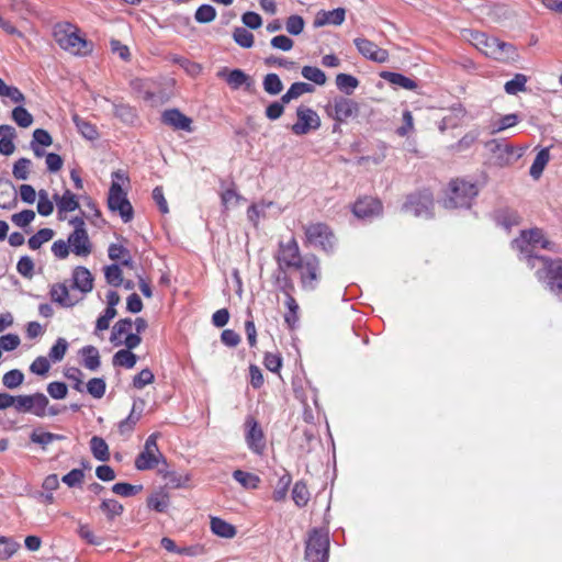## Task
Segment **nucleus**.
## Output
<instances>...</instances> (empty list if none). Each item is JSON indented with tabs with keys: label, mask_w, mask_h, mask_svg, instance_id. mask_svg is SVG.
<instances>
[{
	"label": "nucleus",
	"mask_w": 562,
	"mask_h": 562,
	"mask_svg": "<svg viewBox=\"0 0 562 562\" xmlns=\"http://www.w3.org/2000/svg\"><path fill=\"white\" fill-rule=\"evenodd\" d=\"M108 255L111 260H121L123 266H132V256L130 250L122 245L111 244L108 249Z\"/></svg>",
	"instance_id": "32"
},
{
	"label": "nucleus",
	"mask_w": 562,
	"mask_h": 562,
	"mask_svg": "<svg viewBox=\"0 0 562 562\" xmlns=\"http://www.w3.org/2000/svg\"><path fill=\"white\" fill-rule=\"evenodd\" d=\"M65 376L71 382V387L80 393L83 392V373L78 368H68Z\"/></svg>",
	"instance_id": "56"
},
{
	"label": "nucleus",
	"mask_w": 562,
	"mask_h": 562,
	"mask_svg": "<svg viewBox=\"0 0 562 562\" xmlns=\"http://www.w3.org/2000/svg\"><path fill=\"white\" fill-rule=\"evenodd\" d=\"M54 198L60 212H72L79 207L77 196L70 190H66L61 196L56 194Z\"/></svg>",
	"instance_id": "33"
},
{
	"label": "nucleus",
	"mask_w": 562,
	"mask_h": 562,
	"mask_svg": "<svg viewBox=\"0 0 562 562\" xmlns=\"http://www.w3.org/2000/svg\"><path fill=\"white\" fill-rule=\"evenodd\" d=\"M100 509L109 520H113L123 513L124 507L115 499H103L100 504Z\"/></svg>",
	"instance_id": "44"
},
{
	"label": "nucleus",
	"mask_w": 562,
	"mask_h": 562,
	"mask_svg": "<svg viewBox=\"0 0 562 562\" xmlns=\"http://www.w3.org/2000/svg\"><path fill=\"white\" fill-rule=\"evenodd\" d=\"M234 41L244 48H250L254 45V35L245 27H235L233 32Z\"/></svg>",
	"instance_id": "51"
},
{
	"label": "nucleus",
	"mask_w": 562,
	"mask_h": 562,
	"mask_svg": "<svg viewBox=\"0 0 562 562\" xmlns=\"http://www.w3.org/2000/svg\"><path fill=\"white\" fill-rule=\"evenodd\" d=\"M49 401L43 393L14 396L13 407L18 413H32L37 417L46 416Z\"/></svg>",
	"instance_id": "13"
},
{
	"label": "nucleus",
	"mask_w": 562,
	"mask_h": 562,
	"mask_svg": "<svg viewBox=\"0 0 562 562\" xmlns=\"http://www.w3.org/2000/svg\"><path fill=\"white\" fill-rule=\"evenodd\" d=\"M24 374L18 369H13L4 373L2 383L8 389H16L23 383Z\"/></svg>",
	"instance_id": "54"
},
{
	"label": "nucleus",
	"mask_w": 562,
	"mask_h": 562,
	"mask_svg": "<svg viewBox=\"0 0 562 562\" xmlns=\"http://www.w3.org/2000/svg\"><path fill=\"white\" fill-rule=\"evenodd\" d=\"M336 86L340 91L350 94L359 86V80L348 74H338L336 76Z\"/></svg>",
	"instance_id": "42"
},
{
	"label": "nucleus",
	"mask_w": 562,
	"mask_h": 562,
	"mask_svg": "<svg viewBox=\"0 0 562 562\" xmlns=\"http://www.w3.org/2000/svg\"><path fill=\"white\" fill-rule=\"evenodd\" d=\"M211 530L216 536L227 539H231L236 535V528L232 524L218 517L211 518Z\"/></svg>",
	"instance_id": "28"
},
{
	"label": "nucleus",
	"mask_w": 562,
	"mask_h": 562,
	"mask_svg": "<svg viewBox=\"0 0 562 562\" xmlns=\"http://www.w3.org/2000/svg\"><path fill=\"white\" fill-rule=\"evenodd\" d=\"M305 26V21L301 15L292 14L285 21V30L291 35H300Z\"/></svg>",
	"instance_id": "55"
},
{
	"label": "nucleus",
	"mask_w": 562,
	"mask_h": 562,
	"mask_svg": "<svg viewBox=\"0 0 562 562\" xmlns=\"http://www.w3.org/2000/svg\"><path fill=\"white\" fill-rule=\"evenodd\" d=\"M143 490V485H133L125 482L115 483L112 492L123 497H130L138 494Z\"/></svg>",
	"instance_id": "52"
},
{
	"label": "nucleus",
	"mask_w": 562,
	"mask_h": 562,
	"mask_svg": "<svg viewBox=\"0 0 562 562\" xmlns=\"http://www.w3.org/2000/svg\"><path fill=\"white\" fill-rule=\"evenodd\" d=\"M486 147L491 151V159L493 164L498 167L510 166L522 156V153L519 148L498 139H492L487 142Z\"/></svg>",
	"instance_id": "8"
},
{
	"label": "nucleus",
	"mask_w": 562,
	"mask_h": 562,
	"mask_svg": "<svg viewBox=\"0 0 562 562\" xmlns=\"http://www.w3.org/2000/svg\"><path fill=\"white\" fill-rule=\"evenodd\" d=\"M310 491L303 481H297L292 488V499L299 507H304L310 501Z\"/></svg>",
	"instance_id": "35"
},
{
	"label": "nucleus",
	"mask_w": 562,
	"mask_h": 562,
	"mask_svg": "<svg viewBox=\"0 0 562 562\" xmlns=\"http://www.w3.org/2000/svg\"><path fill=\"white\" fill-rule=\"evenodd\" d=\"M164 124L171 126L173 130L191 132L192 120L181 113L178 109L166 110L161 115Z\"/></svg>",
	"instance_id": "20"
},
{
	"label": "nucleus",
	"mask_w": 562,
	"mask_h": 562,
	"mask_svg": "<svg viewBox=\"0 0 562 562\" xmlns=\"http://www.w3.org/2000/svg\"><path fill=\"white\" fill-rule=\"evenodd\" d=\"M382 203L372 196L360 198L352 207L353 214L359 218H370L382 213Z\"/></svg>",
	"instance_id": "19"
},
{
	"label": "nucleus",
	"mask_w": 562,
	"mask_h": 562,
	"mask_svg": "<svg viewBox=\"0 0 562 562\" xmlns=\"http://www.w3.org/2000/svg\"><path fill=\"white\" fill-rule=\"evenodd\" d=\"M381 77L390 83L398 86L405 90H415L417 88V82L415 80L398 72L383 71Z\"/></svg>",
	"instance_id": "25"
},
{
	"label": "nucleus",
	"mask_w": 562,
	"mask_h": 562,
	"mask_svg": "<svg viewBox=\"0 0 562 562\" xmlns=\"http://www.w3.org/2000/svg\"><path fill=\"white\" fill-rule=\"evenodd\" d=\"M549 160H550L549 148H542L537 154V156L530 167V170H529L530 176L533 179L540 178V176L542 175L543 169L547 166V164L549 162Z\"/></svg>",
	"instance_id": "30"
},
{
	"label": "nucleus",
	"mask_w": 562,
	"mask_h": 562,
	"mask_svg": "<svg viewBox=\"0 0 562 562\" xmlns=\"http://www.w3.org/2000/svg\"><path fill=\"white\" fill-rule=\"evenodd\" d=\"M69 224L74 227L68 236V244L76 256L87 257L92 252V244L81 217H74Z\"/></svg>",
	"instance_id": "9"
},
{
	"label": "nucleus",
	"mask_w": 562,
	"mask_h": 562,
	"mask_svg": "<svg viewBox=\"0 0 562 562\" xmlns=\"http://www.w3.org/2000/svg\"><path fill=\"white\" fill-rule=\"evenodd\" d=\"M300 271L303 290L314 291L321 280V261L315 255H306L295 269Z\"/></svg>",
	"instance_id": "11"
},
{
	"label": "nucleus",
	"mask_w": 562,
	"mask_h": 562,
	"mask_svg": "<svg viewBox=\"0 0 562 562\" xmlns=\"http://www.w3.org/2000/svg\"><path fill=\"white\" fill-rule=\"evenodd\" d=\"M291 482L292 476L288 472L279 477L272 494L273 501L282 502L285 499Z\"/></svg>",
	"instance_id": "40"
},
{
	"label": "nucleus",
	"mask_w": 562,
	"mask_h": 562,
	"mask_svg": "<svg viewBox=\"0 0 562 562\" xmlns=\"http://www.w3.org/2000/svg\"><path fill=\"white\" fill-rule=\"evenodd\" d=\"M518 121H519V117L515 113L504 115V116L499 117L498 120L492 122L490 133L492 135L501 133L509 127L515 126L518 123Z\"/></svg>",
	"instance_id": "34"
},
{
	"label": "nucleus",
	"mask_w": 562,
	"mask_h": 562,
	"mask_svg": "<svg viewBox=\"0 0 562 562\" xmlns=\"http://www.w3.org/2000/svg\"><path fill=\"white\" fill-rule=\"evenodd\" d=\"M488 16L494 21H501L507 19L512 14V10L507 4L497 3L493 4L488 10Z\"/></svg>",
	"instance_id": "64"
},
{
	"label": "nucleus",
	"mask_w": 562,
	"mask_h": 562,
	"mask_svg": "<svg viewBox=\"0 0 562 562\" xmlns=\"http://www.w3.org/2000/svg\"><path fill=\"white\" fill-rule=\"evenodd\" d=\"M233 477L245 488H257L260 483L258 475L243 470H235Z\"/></svg>",
	"instance_id": "38"
},
{
	"label": "nucleus",
	"mask_w": 562,
	"mask_h": 562,
	"mask_svg": "<svg viewBox=\"0 0 562 562\" xmlns=\"http://www.w3.org/2000/svg\"><path fill=\"white\" fill-rule=\"evenodd\" d=\"M74 288L83 293L91 292L93 289V278L91 272L85 267H77L72 272Z\"/></svg>",
	"instance_id": "23"
},
{
	"label": "nucleus",
	"mask_w": 562,
	"mask_h": 562,
	"mask_svg": "<svg viewBox=\"0 0 562 562\" xmlns=\"http://www.w3.org/2000/svg\"><path fill=\"white\" fill-rule=\"evenodd\" d=\"M87 392L94 398H101L105 394L106 384L102 378H92L87 383Z\"/></svg>",
	"instance_id": "50"
},
{
	"label": "nucleus",
	"mask_w": 562,
	"mask_h": 562,
	"mask_svg": "<svg viewBox=\"0 0 562 562\" xmlns=\"http://www.w3.org/2000/svg\"><path fill=\"white\" fill-rule=\"evenodd\" d=\"M246 427V442L248 448L257 453L261 454L266 448L265 435L259 426L258 422L252 416H248L245 422Z\"/></svg>",
	"instance_id": "17"
},
{
	"label": "nucleus",
	"mask_w": 562,
	"mask_h": 562,
	"mask_svg": "<svg viewBox=\"0 0 562 562\" xmlns=\"http://www.w3.org/2000/svg\"><path fill=\"white\" fill-rule=\"evenodd\" d=\"M137 361V357L130 350L121 349L113 356V366L132 369Z\"/></svg>",
	"instance_id": "36"
},
{
	"label": "nucleus",
	"mask_w": 562,
	"mask_h": 562,
	"mask_svg": "<svg viewBox=\"0 0 562 562\" xmlns=\"http://www.w3.org/2000/svg\"><path fill=\"white\" fill-rule=\"evenodd\" d=\"M328 116L338 123L347 122L349 119L357 117L360 112L359 104L346 97H336L333 102L326 106Z\"/></svg>",
	"instance_id": "12"
},
{
	"label": "nucleus",
	"mask_w": 562,
	"mask_h": 562,
	"mask_svg": "<svg viewBox=\"0 0 562 562\" xmlns=\"http://www.w3.org/2000/svg\"><path fill=\"white\" fill-rule=\"evenodd\" d=\"M304 233L310 244L321 247L324 251H331L336 238L328 225L324 223H312L304 226Z\"/></svg>",
	"instance_id": "10"
},
{
	"label": "nucleus",
	"mask_w": 562,
	"mask_h": 562,
	"mask_svg": "<svg viewBox=\"0 0 562 562\" xmlns=\"http://www.w3.org/2000/svg\"><path fill=\"white\" fill-rule=\"evenodd\" d=\"M512 248L519 252V260L525 261L529 267V259L546 258L537 255V249L557 250V245L544 236L542 229L531 228L521 231L519 237L512 241Z\"/></svg>",
	"instance_id": "1"
},
{
	"label": "nucleus",
	"mask_w": 562,
	"mask_h": 562,
	"mask_svg": "<svg viewBox=\"0 0 562 562\" xmlns=\"http://www.w3.org/2000/svg\"><path fill=\"white\" fill-rule=\"evenodd\" d=\"M529 268L536 271L539 281L557 296L562 297V259L531 258Z\"/></svg>",
	"instance_id": "3"
},
{
	"label": "nucleus",
	"mask_w": 562,
	"mask_h": 562,
	"mask_svg": "<svg viewBox=\"0 0 562 562\" xmlns=\"http://www.w3.org/2000/svg\"><path fill=\"white\" fill-rule=\"evenodd\" d=\"M13 121L23 128H26L32 125L33 116L32 114L23 106H16L12 111Z\"/></svg>",
	"instance_id": "49"
},
{
	"label": "nucleus",
	"mask_w": 562,
	"mask_h": 562,
	"mask_svg": "<svg viewBox=\"0 0 562 562\" xmlns=\"http://www.w3.org/2000/svg\"><path fill=\"white\" fill-rule=\"evenodd\" d=\"M527 77L522 74H516L515 77L505 83V91L508 94H517L526 90Z\"/></svg>",
	"instance_id": "47"
},
{
	"label": "nucleus",
	"mask_w": 562,
	"mask_h": 562,
	"mask_svg": "<svg viewBox=\"0 0 562 562\" xmlns=\"http://www.w3.org/2000/svg\"><path fill=\"white\" fill-rule=\"evenodd\" d=\"M112 177L113 181L108 194V207L112 212H117L124 223H128L133 220L134 210L126 196V193L123 191L121 183L119 182L126 178L121 170L114 171Z\"/></svg>",
	"instance_id": "5"
},
{
	"label": "nucleus",
	"mask_w": 562,
	"mask_h": 562,
	"mask_svg": "<svg viewBox=\"0 0 562 562\" xmlns=\"http://www.w3.org/2000/svg\"><path fill=\"white\" fill-rule=\"evenodd\" d=\"M474 46L485 56L499 61H508L517 56L516 47L513 44L503 42L496 37H490L485 33L472 34Z\"/></svg>",
	"instance_id": "4"
},
{
	"label": "nucleus",
	"mask_w": 562,
	"mask_h": 562,
	"mask_svg": "<svg viewBox=\"0 0 562 562\" xmlns=\"http://www.w3.org/2000/svg\"><path fill=\"white\" fill-rule=\"evenodd\" d=\"M161 457L149 450H143L135 459V468L139 471L151 470L158 463Z\"/></svg>",
	"instance_id": "24"
},
{
	"label": "nucleus",
	"mask_w": 562,
	"mask_h": 562,
	"mask_svg": "<svg viewBox=\"0 0 562 562\" xmlns=\"http://www.w3.org/2000/svg\"><path fill=\"white\" fill-rule=\"evenodd\" d=\"M90 449L97 460L108 461L110 459L109 446L103 438L93 436L90 440Z\"/></svg>",
	"instance_id": "31"
},
{
	"label": "nucleus",
	"mask_w": 562,
	"mask_h": 562,
	"mask_svg": "<svg viewBox=\"0 0 562 562\" xmlns=\"http://www.w3.org/2000/svg\"><path fill=\"white\" fill-rule=\"evenodd\" d=\"M18 204V192L9 179H0V207L11 210Z\"/></svg>",
	"instance_id": "21"
},
{
	"label": "nucleus",
	"mask_w": 562,
	"mask_h": 562,
	"mask_svg": "<svg viewBox=\"0 0 562 562\" xmlns=\"http://www.w3.org/2000/svg\"><path fill=\"white\" fill-rule=\"evenodd\" d=\"M302 76L318 86L325 85L327 79L322 69L313 66H304L302 68Z\"/></svg>",
	"instance_id": "46"
},
{
	"label": "nucleus",
	"mask_w": 562,
	"mask_h": 562,
	"mask_svg": "<svg viewBox=\"0 0 562 562\" xmlns=\"http://www.w3.org/2000/svg\"><path fill=\"white\" fill-rule=\"evenodd\" d=\"M216 18L215 9L210 4L200 5L194 14V19L199 23H210Z\"/></svg>",
	"instance_id": "60"
},
{
	"label": "nucleus",
	"mask_w": 562,
	"mask_h": 562,
	"mask_svg": "<svg viewBox=\"0 0 562 562\" xmlns=\"http://www.w3.org/2000/svg\"><path fill=\"white\" fill-rule=\"evenodd\" d=\"M346 11L342 8L331 11H319L314 20V26L321 27L326 24L340 25L345 21Z\"/></svg>",
	"instance_id": "22"
},
{
	"label": "nucleus",
	"mask_w": 562,
	"mask_h": 562,
	"mask_svg": "<svg viewBox=\"0 0 562 562\" xmlns=\"http://www.w3.org/2000/svg\"><path fill=\"white\" fill-rule=\"evenodd\" d=\"M78 535L82 540L92 546H101L104 542V538L95 536L88 525H79Z\"/></svg>",
	"instance_id": "59"
},
{
	"label": "nucleus",
	"mask_w": 562,
	"mask_h": 562,
	"mask_svg": "<svg viewBox=\"0 0 562 562\" xmlns=\"http://www.w3.org/2000/svg\"><path fill=\"white\" fill-rule=\"evenodd\" d=\"M54 236V231L50 228H42L32 237H30L27 244L29 247L33 250L41 248V246L47 241H49Z\"/></svg>",
	"instance_id": "45"
},
{
	"label": "nucleus",
	"mask_w": 562,
	"mask_h": 562,
	"mask_svg": "<svg viewBox=\"0 0 562 562\" xmlns=\"http://www.w3.org/2000/svg\"><path fill=\"white\" fill-rule=\"evenodd\" d=\"M68 348V342L65 338H58L55 345L49 350V358L54 362L61 361Z\"/></svg>",
	"instance_id": "61"
},
{
	"label": "nucleus",
	"mask_w": 562,
	"mask_h": 562,
	"mask_svg": "<svg viewBox=\"0 0 562 562\" xmlns=\"http://www.w3.org/2000/svg\"><path fill=\"white\" fill-rule=\"evenodd\" d=\"M54 205L53 202L48 199V194L45 190H41L38 192V202H37V212L42 216H48L53 213Z\"/></svg>",
	"instance_id": "63"
},
{
	"label": "nucleus",
	"mask_w": 562,
	"mask_h": 562,
	"mask_svg": "<svg viewBox=\"0 0 562 562\" xmlns=\"http://www.w3.org/2000/svg\"><path fill=\"white\" fill-rule=\"evenodd\" d=\"M477 193L479 190L475 183L456 179L449 183L447 196L442 204L446 209L470 207Z\"/></svg>",
	"instance_id": "6"
},
{
	"label": "nucleus",
	"mask_w": 562,
	"mask_h": 562,
	"mask_svg": "<svg viewBox=\"0 0 562 562\" xmlns=\"http://www.w3.org/2000/svg\"><path fill=\"white\" fill-rule=\"evenodd\" d=\"M53 36L61 49L76 56H87L93 49L92 42L86 40L71 23H57L53 29Z\"/></svg>",
	"instance_id": "2"
},
{
	"label": "nucleus",
	"mask_w": 562,
	"mask_h": 562,
	"mask_svg": "<svg viewBox=\"0 0 562 562\" xmlns=\"http://www.w3.org/2000/svg\"><path fill=\"white\" fill-rule=\"evenodd\" d=\"M263 90L270 95H277L283 90V83L277 74H268L262 81Z\"/></svg>",
	"instance_id": "43"
},
{
	"label": "nucleus",
	"mask_w": 562,
	"mask_h": 562,
	"mask_svg": "<svg viewBox=\"0 0 562 562\" xmlns=\"http://www.w3.org/2000/svg\"><path fill=\"white\" fill-rule=\"evenodd\" d=\"M353 43L358 49V52L367 59L372 60L374 63L383 64L389 60V52L384 48H380L373 42L363 38L357 37L353 40Z\"/></svg>",
	"instance_id": "18"
},
{
	"label": "nucleus",
	"mask_w": 562,
	"mask_h": 562,
	"mask_svg": "<svg viewBox=\"0 0 562 562\" xmlns=\"http://www.w3.org/2000/svg\"><path fill=\"white\" fill-rule=\"evenodd\" d=\"M81 352L83 355V366L91 371H95L100 367L98 349L93 346H86Z\"/></svg>",
	"instance_id": "39"
},
{
	"label": "nucleus",
	"mask_w": 562,
	"mask_h": 562,
	"mask_svg": "<svg viewBox=\"0 0 562 562\" xmlns=\"http://www.w3.org/2000/svg\"><path fill=\"white\" fill-rule=\"evenodd\" d=\"M277 261L281 270L296 269L303 261L304 257L301 256L297 241L291 237L286 243L281 241L277 254Z\"/></svg>",
	"instance_id": "15"
},
{
	"label": "nucleus",
	"mask_w": 562,
	"mask_h": 562,
	"mask_svg": "<svg viewBox=\"0 0 562 562\" xmlns=\"http://www.w3.org/2000/svg\"><path fill=\"white\" fill-rule=\"evenodd\" d=\"M329 537L322 529H313L308 533L305 546V560L307 562H328Z\"/></svg>",
	"instance_id": "7"
},
{
	"label": "nucleus",
	"mask_w": 562,
	"mask_h": 562,
	"mask_svg": "<svg viewBox=\"0 0 562 562\" xmlns=\"http://www.w3.org/2000/svg\"><path fill=\"white\" fill-rule=\"evenodd\" d=\"M147 505L158 513H165L169 506V498L164 494L151 495L147 501Z\"/></svg>",
	"instance_id": "62"
},
{
	"label": "nucleus",
	"mask_w": 562,
	"mask_h": 562,
	"mask_svg": "<svg viewBox=\"0 0 562 562\" xmlns=\"http://www.w3.org/2000/svg\"><path fill=\"white\" fill-rule=\"evenodd\" d=\"M30 439L32 442L37 443V445L42 446L43 449H45L46 446H48L53 441L63 440V439H65V437L63 435L53 434V432H48V431L34 430L31 434Z\"/></svg>",
	"instance_id": "41"
},
{
	"label": "nucleus",
	"mask_w": 562,
	"mask_h": 562,
	"mask_svg": "<svg viewBox=\"0 0 562 562\" xmlns=\"http://www.w3.org/2000/svg\"><path fill=\"white\" fill-rule=\"evenodd\" d=\"M50 299L52 301L60 304L65 307H70L75 303L70 300L69 290L65 283H56L50 289Z\"/></svg>",
	"instance_id": "27"
},
{
	"label": "nucleus",
	"mask_w": 562,
	"mask_h": 562,
	"mask_svg": "<svg viewBox=\"0 0 562 562\" xmlns=\"http://www.w3.org/2000/svg\"><path fill=\"white\" fill-rule=\"evenodd\" d=\"M285 306L288 312L284 315V322L290 329H294L299 323L300 306L292 295H288L285 299Z\"/></svg>",
	"instance_id": "29"
},
{
	"label": "nucleus",
	"mask_w": 562,
	"mask_h": 562,
	"mask_svg": "<svg viewBox=\"0 0 562 562\" xmlns=\"http://www.w3.org/2000/svg\"><path fill=\"white\" fill-rule=\"evenodd\" d=\"M32 162L27 158H20L13 165L12 173L18 180H26L30 173Z\"/></svg>",
	"instance_id": "58"
},
{
	"label": "nucleus",
	"mask_w": 562,
	"mask_h": 562,
	"mask_svg": "<svg viewBox=\"0 0 562 562\" xmlns=\"http://www.w3.org/2000/svg\"><path fill=\"white\" fill-rule=\"evenodd\" d=\"M104 276L106 282L112 286H120L123 283V273L117 265H111L105 267Z\"/></svg>",
	"instance_id": "53"
},
{
	"label": "nucleus",
	"mask_w": 562,
	"mask_h": 562,
	"mask_svg": "<svg viewBox=\"0 0 562 562\" xmlns=\"http://www.w3.org/2000/svg\"><path fill=\"white\" fill-rule=\"evenodd\" d=\"M72 121L78 128V131L82 134V136L87 139L93 140L98 138L99 134L94 125L87 122L82 117H80L78 114L72 115Z\"/></svg>",
	"instance_id": "37"
},
{
	"label": "nucleus",
	"mask_w": 562,
	"mask_h": 562,
	"mask_svg": "<svg viewBox=\"0 0 562 562\" xmlns=\"http://www.w3.org/2000/svg\"><path fill=\"white\" fill-rule=\"evenodd\" d=\"M132 326H133V322L131 318H123V319H120L114 326H113V329H112V334H111V341L114 342L115 345H117L115 342V340L123 336V335H128L131 334V329H132Z\"/></svg>",
	"instance_id": "57"
},
{
	"label": "nucleus",
	"mask_w": 562,
	"mask_h": 562,
	"mask_svg": "<svg viewBox=\"0 0 562 562\" xmlns=\"http://www.w3.org/2000/svg\"><path fill=\"white\" fill-rule=\"evenodd\" d=\"M434 206V196L429 190L412 193L407 196L403 210L414 216H430Z\"/></svg>",
	"instance_id": "14"
},
{
	"label": "nucleus",
	"mask_w": 562,
	"mask_h": 562,
	"mask_svg": "<svg viewBox=\"0 0 562 562\" xmlns=\"http://www.w3.org/2000/svg\"><path fill=\"white\" fill-rule=\"evenodd\" d=\"M297 122L291 126V131L295 135H305L312 130H318L321 119L316 111L311 108L301 105L296 110Z\"/></svg>",
	"instance_id": "16"
},
{
	"label": "nucleus",
	"mask_w": 562,
	"mask_h": 562,
	"mask_svg": "<svg viewBox=\"0 0 562 562\" xmlns=\"http://www.w3.org/2000/svg\"><path fill=\"white\" fill-rule=\"evenodd\" d=\"M20 548V544L11 538L0 537V560H8Z\"/></svg>",
	"instance_id": "48"
},
{
	"label": "nucleus",
	"mask_w": 562,
	"mask_h": 562,
	"mask_svg": "<svg viewBox=\"0 0 562 562\" xmlns=\"http://www.w3.org/2000/svg\"><path fill=\"white\" fill-rule=\"evenodd\" d=\"M226 82L234 90L240 88L241 86H246V89L250 90L252 85L251 78L240 69L231 70L226 75Z\"/></svg>",
	"instance_id": "26"
}]
</instances>
